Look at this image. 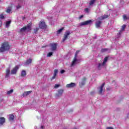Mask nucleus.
Masks as SVG:
<instances>
[{
    "label": "nucleus",
    "instance_id": "37",
    "mask_svg": "<svg viewBox=\"0 0 129 129\" xmlns=\"http://www.w3.org/2000/svg\"><path fill=\"white\" fill-rule=\"evenodd\" d=\"M21 7L20 5H18L17 6V9L19 10V9H21Z\"/></svg>",
    "mask_w": 129,
    "mask_h": 129
},
{
    "label": "nucleus",
    "instance_id": "30",
    "mask_svg": "<svg viewBox=\"0 0 129 129\" xmlns=\"http://www.w3.org/2000/svg\"><path fill=\"white\" fill-rule=\"evenodd\" d=\"M126 27V25H123V26H122L121 30L124 31V29H125Z\"/></svg>",
    "mask_w": 129,
    "mask_h": 129
},
{
    "label": "nucleus",
    "instance_id": "19",
    "mask_svg": "<svg viewBox=\"0 0 129 129\" xmlns=\"http://www.w3.org/2000/svg\"><path fill=\"white\" fill-rule=\"evenodd\" d=\"M22 77H24V76H26L27 75V73L26 72V71L23 70L21 72V74Z\"/></svg>",
    "mask_w": 129,
    "mask_h": 129
},
{
    "label": "nucleus",
    "instance_id": "4",
    "mask_svg": "<svg viewBox=\"0 0 129 129\" xmlns=\"http://www.w3.org/2000/svg\"><path fill=\"white\" fill-rule=\"evenodd\" d=\"M92 20H89L86 21L85 22H82L80 23V26L82 27V26H87L88 25H91L92 24Z\"/></svg>",
    "mask_w": 129,
    "mask_h": 129
},
{
    "label": "nucleus",
    "instance_id": "10",
    "mask_svg": "<svg viewBox=\"0 0 129 129\" xmlns=\"http://www.w3.org/2000/svg\"><path fill=\"white\" fill-rule=\"evenodd\" d=\"M57 74H58V70L55 69L54 70L53 76L50 79L51 81H52V80H54V79L56 78V77L57 76Z\"/></svg>",
    "mask_w": 129,
    "mask_h": 129
},
{
    "label": "nucleus",
    "instance_id": "12",
    "mask_svg": "<svg viewBox=\"0 0 129 129\" xmlns=\"http://www.w3.org/2000/svg\"><path fill=\"white\" fill-rule=\"evenodd\" d=\"M108 17H109L108 15H104L103 16L98 17V20H100L101 21H102V20L107 19Z\"/></svg>",
    "mask_w": 129,
    "mask_h": 129
},
{
    "label": "nucleus",
    "instance_id": "48",
    "mask_svg": "<svg viewBox=\"0 0 129 129\" xmlns=\"http://www.w3.org/2000/svg\"><path fill=\"white\" fill-rule=\"evenodd\" d=\"M25 19H26V17H24L23 18V20H24Z\"/></svg>",
    "mask_w": 129,
    "mask_h": 129
},
{
    "label": "nucleus",
    "instance_id": "22",
    "mask_svg": "<svg viewBox=\"0 0 129 129\" xmlns=\"http://www.w3.org/2000/svg\"><path fill=\"white\" fill-rule=\"evenodd\" d=\"M15 119V116L13 114H11L9 115V120H14Z\"/></svg>",
    "mask_w": 129,
    "mask_h": 129
},
{
    "label": "nucleus",
    "instance_id": "14",
    "mask_svg": "<svg viewBox=\"0 0 129 129\" xmlns=\"http://www.w3.org/2000/svg\"><path fill=\"white\" fill-rule=\"evenodd\" d=\"M58 93L56 94L57 96H62V95L63 94V92H64L63 89H59L58 91H57Z\"/></svg>",
    "mask_w": 129,
    "mask_h": 129
},
{
    "label": "nucleus",
    "instance_id": "35",
    "mask_svg": "<svg viewBox=\"0 0 129 129\" xmlns=\"http://www.w3.org/2000/svg\"><path fill=\"white\" fill-rule=\"evenodd\" d=\"M85 12H86V13H89V9L88 8H85Z\"/></svg>",
    "mask_w": 129,
    "mask_h": 129
},
{
    "label": "nucleus",
    "instance_id": "27",
    "mask_svg": "<svg viewBox=\"0 0 129 129\" xmlns=\"http://www.w3.org/2000/svg\"><path fill=\"white\" fill-rule=\"evenodd\" d=\"M95 1L96 0H91V1L89 3L90 6H92L94 3H95Z\"/></svg>",
    "mask_w": 129,
    "mask_h": 129
},
{
    "label": "nucleus",
    "instance_id": "17",
    "mask_svg": "<svg viewBox=\"0 0 129 129\" xmlns=\"http://www.w3.org/2000/svg\"><path fill=\"white\" fill-rule=\"evenodd\" d=\"M32 92H33L32 91H28L24 92V93L23 94L24 97H25V96H28V95H30V94H31V93H32Z\"/></svg>",
    "mask_w": 129,
    "mask_h": 129
},
{
    "label": "nucleus",
    "instance_id": "42",
    "mask_svg": "<svg viewBox=\"0 0 129 129\" xmlns=\"http://www.w3.org/2000/svg\"><path fill=\"white\" fill-rule=\"evenodd\" d=\"M122 32V30H120L119 33H118V35H120V34H121Z\"/></svg>",
    "mask_w": 129,
    "mask_h": 129
},
{
    "label": "nucleus",
    "instance_id": "26",
    "mask_svg": "<svg viewBox=\"0 0 129 129\" xmlns=\"http://www.w3.org/2000/svg\"><path fill=\"white\" fill-rule=\"evenodd\" d=\"M76 61H77V58L74 57V59L72 62V66H73V65H74V64H75V62H76Z\"/></svg>",
    "mask_w": 129,
    "mask_h": 129
},
{
    "label": "nucleus",
    "instance_id": "32",
    "mask_svg": "<svg viewBox=\"0 0 129 129\" xmlns=\"http://www.w3.org/2000/svg\"><path fill=\"white\" fill-rule=\"evenodd\" d=\"M12 10L10 9H8L6 11V12L8 13V14H10Z\"/></svg>",
    "mask_w": 129,
    "mask_h": 129
},
{
    "label": "nucleus",
    "instance_id": "41",
    "mask_svg": "<svg viewBox=\"0 0 129 129\" xmlns=\"http://www.w3.org/2000/svg\"><path fill=\"white\" fill-rule=\"evenodd\" d=\"M93 94H94V92H91L90 93V95H93Z\"/></svg>",
    "mask_w": 129,
    "mask_h": 129
},
{
    "label": "nucleus",
    "instance_id": "45",
    "mask_svg": "<svg viewBox=\"0 0 129 129\" xmlns=\"http://www.w3.org/2000/svg\"><path fill=\"white\" fill-rule=\"evenodd\" d=\"M103 51H107V49H106V48H104V49H103Z\"/></svg>",
    "mask_w": 129,
    "mask_h": 129
},
{
    "label": "nucleus",
    "instance_id": "44",
    "mask_svg": "<svg viewBox=\"0 0 129 129\" xmlns=\"http://www.w3.org/2000/svg\"><path fill=\"white\" fill-rule=\"evenodd\" d=\"M74 58H77V54L75 53Z\"/></svg>",
    "mask_w": 129,
    "mask_h": 129
},
{
    "label": "nucleus",
    "instance_id": "7",
    "mask_svg": "<svg viewBox=\"0 0 129 129\" xmlns=\"http://www.w3.org/2000/svg\"><path fill=\"white\" fill-rule=\"evenodd\" d=\"M18 70H19V66H16L15 67L11 70V74H17Z\"/></svg>",
    "mask_w": 129,
    "mask_h": 129
},
{
    "label": "nucleus",
    "instance_id": "23",
    "mask_svg": "<svg viewBox=\"0 0 129 129\" xmlns=\"http://www.w3.org/2000/svg\"><path fill=\"white\" fill-rule=\"evenodd\" d=\"M32 63V59L30 58L29 59H28L26 61V64L27 65H29V64H31Z\"/></svg>",
    "mask_w": 129,
    "mask_h": 129
},
{
    "label": "nucleus",
    "instance_id": "16",
    "mask_svg": "<svg viewBox=\"0 0 129 129\" xmlns=\"http://www.w3.org/2000/svg\"><path fill=\"white\" fill-rule=\"evenodd\" d=\"M103 66H104V64L103 63H99L97 64V68L98 70H101V69L102 68Z\"/></svg>",
    "mask_w": 129,
    "mask_h": 129
},
{
    "label": "nucleus",
    "instance_id": "36",
    "mask_svg": "<svg viewBox=\"0 0 129 129\" xmlns=\"http://www.w3.org/2000/svg\"><path fill=\"white\" fill-rule=\"evenodd\" d=\"M64 72H65V71L63 70H62L61 71H60L61 74H63V73H64Z\"/></svg>",
    "mask_w": 129,
    "mask_h": 129
},
{
    "label": "nucleus",
    "instance_id": "11",
    "mask_svg": "<svg viewBox=\"0 0 129 129\" xmlns=\"http://www.w3.org/2000/svg\"><path fill=\"white\" fill-rule=\"evenodd\" d=\"M87 80V79L85 77H84L82 79V82L79 83L80 85L81 86H83L84 85H85V81H86Z\"/></svg>",
    "mask_w": 129,
    "mask_h": 129
},
{
    "label": "nucleus",
    "instance_id": "25",
    "mask_svg": "<svg viewBox=\"0 0 129 129\" xmlns=\"http://www.w3.org/2000/svg\"><path fill=\"white\" fill-rule=\"evenodd\" d=\"M11 23H12V21H9L6 22V26L7 27H8L10 26V25H11Z\"/></svg>",
    "mask_w": 129,
    "mask_h": 129
},
{
    "label": "nucleus",
    "instance_id": "21",
    "mask_svg": "<svg viewBox=\"0 0 129 129\" xmlns=\"http://www.w3.org/2000/svg\"><path fill=\"white\" fill-rule=\"evenodd\" d=\"M108 59V57H105L104 58V60L102 62L103 63V65H105V64H106V62H107V60Z\"/></svg>",
    "mask_w": 129,
    "mask_h": 129
},
{
    "label": "nucleus",
    "instance_id": "18",
    "mask_svg": "<svg viewBox=\"0 0 129 129\" xmlns=\"http://www.w3.org/2000/svg\"><path fill=\"white\" fill-rule=\"evenodd\" d=\"M101 21H97L95 23V26L97 28H100V25H101Z\"/></svg>",
    "mask_w": 129,
    "mask_h": 129
},
{
    "label": "nucleus",
    "instance_id": "9",
    "mask_svg": "<svg viewBox=\"0 0 129 129\" xmlns=\"http://www.w3.org/2000/svg\"><path fill=\"white\" fill-rule=\"evenodd\" d=\"M10 74H11V70L10 69H7L6 71V76L5 78L8 79L10 77Z\"/></svg>",
    "mask_w": 129,
    "mask_h": 129
},
{
    "label": "nucleus",
    "instance_id": "46",
    "mask_svg": "<svg viewBox=\"0 0 129 129\" xmlns=\"http://www.w3.org/2000/svg\"><path fill=\"white\" fill-rule=\"evenodd\" d=\"M46 47H47V46H42V48H45Z\"/></svg>",
    "mask_w": 129,
    "mask_h": 129
},
{
    "label": "nucleus",
    "instance_id": "34",
    "mask_svg": "<svg viewBox=\"0 0 129 129\" xmlns=\"http://www.w3.org/2000/svg\"><path fill=\"white\" fill-rule=\"evenodd\" d=\"M60 87V85L59 84H55L54 85V88H58V87Z\"/></svg>",
    "mask_w": 129,
    "mask_h": 129
},
{
    "label": "nucleus",
    "instance_id": "31",
    "mask_svg": "<svg viewBox=\"0 0 129 129\" xmlns=\"http://www.w3.org/2000/svg\"><path fill=\"white\" fill-rule=\"evenodd\" d=\"M53 55V52H50L47 54V57H51Z\"/></svg>",
    "mask_w": 129,
    "mask_h": 129
},
{
    "label": "nucleus",
    "instance_id": "15",
    "mask_svg": "<svg viewBox=\"0 0 129 129\" xmlns=\"http://www.w3.org/2000/svg\"><path fill=\"white\" fill-rule=\"evenodd\" d=\"M6 122V118L4 117H0V124L3 125Z\"/></svg>",
    "mask_w": 129,
    "mask_h": 129
},
{
    "label": "nucleus",
    "instance_id": "43",
    "mask_svg": "<svg viewBox=\"0 0 129 129\" xmlns=\"http://www.w3.org/2000/svg\"><path fill=\"white\" fill-rule=\"evenodd\" d=\"M2 24H3V22H2V21L0 20V27H1Z\"/></svg>",
    "mask_w": 129,
    "mask_h": 129
},
{
    "label": "nucleus",
    "instance_id": "13",
    "mask_svg": "<svg viewBox=\"0 0 129 129\" xmlns=\"http://www.w3.org/2000/svg\"><path fill=\"white\" fill-rule=\"evenodd\" d=\"M75 86H76V84L75 83H71L66 85V87L68 88H72V87H75Z\"/></svg>",
    "mask_w": 129,
    "mask_h": 129
},
{
    "label": "nucleus",
    "instance_id": "33",
    "mask_svg": "<svg viewBox=\"0 0 129 129\" xmlns=\"http://www.w3.org/2000/svg\"><path fill=\"white\" fill-rule=\"evenodd\" d=\"M0 19H5V16H4V14H2L0 15Z\"/></svg>",
    "mask_w": 129,
    "mask_h": 129
},
{
    "label": "nucleus",
    "instance_id": "29",
    "mask_svg": "<svg viewBox=\"0 0 129 129\" xmlns=\"http://www.w3.org/2000/svg\"><path fill=\"white\" fill-rule=\"evenodd\" d=\"M123 19L124 21H125V20H128L129 18H127V17H126V15H124L123 16Z\"/></svg>",
    "mask_w": 129,
    "mask_h": 129
},
{
    "label": "nucleus",
    "instance_id": "24",
    "mask_svg": "<svg viewBox=\"0 0 129 129\" xmlns=\"http://www.w3.org/2000/svg\"><path fill=\"white\" fill-rule=\"evenodd\" d=\"M13 92H14V90L11 89L10 91H7V94L8 95H10L12 94V93H13Z\"/></svg>",
    "mask_w": 129,
    "mask_h": 129
},
{
    "label": "nucleus",
    "instance_id": "6",
    "mask_svg": "<svg viewBox=\"0 0 129 129\" xmlns=\"http://www.w3.org/2000/svg\"><path fill=\"white\" fill-rule=\"evenodd\" d=\"M57 45L58 44H57V43H50V46L51 51H52L53 52H54V51H56V50H57Z\"/></svg>",
    "mask_w": 129,
    "mask_h": 129
},
{
    "label": "nucleus",
    "instance_id": "38",
    "mask_svg": "<svg viewBox=\"0 0 129 129\" xmlns=\"http://www.w3.org/2000/svg\"><path fill=\"white\" fill-rule=\"evenodd\" d=\"M79 52H80V50H77L76 51L75 54H77V55H78V53H79Z\"/></svg>",
    "mask_w": 129,
    "mask_h": 129
},
{
    "label": "nucleus",
    "instance_id": "20",
    "mask_svg": "<svg viewBox=\"0 0 129 129\" xmlns=\"http://www.w3.org/2000/svg\"><path fill=\"white\" fill-rule=\"evenodd\" d=\"M39 27H36L33 30V34H37V33H38V31H39Z\"/></svg>",
    "mask_w": 129,
    "mask_h": 129
},
{
    "label": "nucleus",
    "instance_id": "47",
    "mask_svg": "<svg viewBox=\"0 0 129 129\" xmlns=\"http://www.w3.org/2000/svg\"><path fill=\"white\" fill-rule=\"evenodd\" d=\"M41 128H42V129L44 128V126H41Z\"/></svg>",
    "mask_w": 129,
    "mask_h": 129
},
{
    "label": "nucleus",
    "instance_id": "2",
    "mask_svg": "<svg viewBox=\"0 0 129 129\" xmlns=\"http://www.w3.org/2000/svg\"><path fill=\"white\" fill-rule=\"evenodd\" d=\"M32 30V23H30L27 26H24L21 28L20 30V33H23L25 31L27 32H30Z\"/></svg>",
    "mask_w": 129,
    "mask_h": 129
},
{
    "label": "nucleus",
    "instance_id": "28",
    "mask_svg": "<svg viewBox=\"0 0 129 129\" xmlns=\"http://www.w3.org/2000/svg\"><path fill=\"white\" fill-rule=\"evenodd\" d=\"M63 30H64V27H62V28L59 29L57 31V34H60V33H61V32H62V31H63Z\"/></svg>",
    "mask_w": 129,
    "mask_h": 129
},
{
    "label": "nucleus",
    "instance_id": "5",
    "mask_svg": "<svg viewBox=\"0 0 129 129\" xmlns=\"http://www.w3.org/2000/svg\"><path fill=\"white\" fill-rule=\"evenodd\" d=\"M70 35H71V32H70V31L67 30L64 33L63 38L62 39V42H65V41H66V40H67V38H68V36H69Z\"/></svg>",
    "mask_w": 129,
    "mask_h": 129
},
{
    "label": "nucleus",
    "instance_id": "1",
    "mask_svg": "<svg viewBox=\"0 0 129 129\" xmlns=\"http://www.w3.org/2000/svg\"><path fill=\"white\" fill-rule=\"evenodd\" d=\"M11 49V46H10V43L8 41H4L1 44L0 47V53H4L6 51H9Z\"/></svg>",
    "mask_w": 129,
    "mask_h": 129
},
{
    "label": "nucleus",
    "instance_id": "3",
    "mask_svg": "<svg viewBox=\"0 0 129 129\" xmlns=\"http://www.w3.org/2000/svg\"><path fill=\"white\" fill-rule=\"evenodd\" d=\"M39 27L41 30H46L47 29V25L44 21H40L39 24Z\"/></svg>",
    "mask_w": 129,
    "mask_h": 129
},
{
    "label": "nucleus",
    "instance_id": "8",
    "mask_svg": "<svg viewBox=\"0 0 129 129\" xmlns=\"http://www.w3.org/2000/svg\"><path fill=\"white\" fill-rule=\"evenodd\" d=\"M104 85H105V83H103L100 87H99L98 88V89H99L98 93L99 94H102V91H103V87H104Z\"/></svg>",
    "mask_w": 129,
    "mask_h": 129
},
{
    "label": "nucleus",
    "instance_id": "40",
    "mask_svg": "<svg viewBox=\"0 0 129 129\" xmlns=\"http://www.w3.org/2000/svg\"><path fill=\"white\" fill-rule=\"evenodd\" d=\"M106 129H114V128H113V127H112L109 126V127H106Z\"/></svg>",
    "mask_w": 129,
    "mask_h": 129
},
{
    "label": "nucleus",
    "instance_id": "39",
    "mask_svg": "<svg viewBox=\"0 0 129 129\" xmlns=\"http://www.w3.org/2000/svg\"><path fill=\"white\" fill-rule=\"evenodd\" d=\"M82 18H83V15H81V16L79 17V20H81V19H82Z\"/></svg>",
    "mask_w": 129,
    "mask_h": 129
}]
</instances>
